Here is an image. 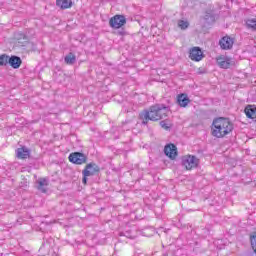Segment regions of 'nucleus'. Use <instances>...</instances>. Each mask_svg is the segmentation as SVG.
Instances as JSON below:
<instances>
[{
    "mask_svg": "<svg viewBox=\"0 0 256 256\" xmlns=\"http://www.w3.org/2000/svg\"><path fill=\"white\" fill-rule=\"evenodd\" d=\"M167 113H169V107L165 106V104H156L140 112L139 119L142 121V125H148L149 121L165 119Z\"/></svg>",
    "mask_w": 256,
    "mask_h": 256,
    "instance_id": "1",
    "label": "nucleus"
},
{
    "mask_svg": "<svg viewBox=\"0 0 256 256\" xmlns=\"http://www.w3.org/2000/svg\"><path fill=\"white\" fill-rule=\"evenodd\" d=\"M234 129L233 122L229 118L219 117L215 118L212 122V136L217 139H223V137L229 135Z\"/></svg>",
    "mask_w": 256,
    "mask_h": 256,
    "instance_id": "2",
    "label": "nucleus"
},
{
    "mask_svg": "<svg viewBox=\"0 0 256 256\" xmlns=\"http://www.w3.org/2000/svg\"><path fill=\"white\" fill-rule=\"evenodd\" d=\"M101 169L99 168V166L96 163H89L85 166V169L82 171V183H84V185H87V177H93V175H95L96 173H99Z\"/></svg>",
    "mask_w": 256,
    "mask_h": 256,
    "instance_id": "3",
    "label": "nucleus"
},
{
    "mask_svg": "<svg viewBox=\"0 0 256 256\" xmlns=\"http://www.w3.org/2000/svg\"><path fill=\"white\" fill-rule=\"evenodd\" d=\"M126 23L127 18L124 15H115L109 20V25L112 29H121Z\"/></svg>",
    "mask_w": 256,
    "mask_h": 256,
    "instance_id": "4",
    "label": "nucleus"
},
{
    "mask_svg": "<svg viewBox=\"0 0 256 256\" xmlns=\"http://www.w3.org/2000/svg\"><path fill=\"white\" fill-rule=\"evenodd\" d=\"M68 159L70 163H73L74 165H83L84 163H87V155L81 152L71 153Z\"/></svg>",
    "mask_w": 256,
    "mask_h": 256,
    "instance_id": "5",
    "label": "nucleus"
},
{
    "mask_svg": "<svg viewBox=\"0 0 256 256\" xmlns=\"http://www.w3.org/2000/svg\"><path fill=\"white\" fill-rule=\"evenodd\" d=\"M182 165L186 167L188 171H191V169H195L199 165V159L193 155L185 156L182 159Z\"/></svg>",
    "mask_w": 256,
    "mask_h": 256,
    "instance_id": "6",
    "label": "nucleus"
},
{
    "mask_svg": "<svg viewBox=\"0 0 256 256\" xmlns=\"http://www.w3.org/2000/svg\"><path fill=\"white\" fill-rule=\"evenodd\" d=\"M235 43V40L231 38V36H223L219 40V45L220 48L223 49L224 51H229L230 49H233V45Z\"/></svg>",
    "mask_w": 256,
    "mask_h": 256,
    "instance_id": "7",
    "label": "nucleus"
},
{
    "mask_svg": "<svg viewBox=\"0 0 256 256\" xmlns=\"http://www.w3.org/2000/svg\"><path fill=\"white\" fill-rule=\"evenodd\" d=\"M217 63L221 69H230L235 66V61L230 57H220L217 59Z\"/></svg>",
    "mask_w": 256,
    "mask_h": 256,
    "instance_id": "8",
    "label": "nucleus"
},
{
    "mask_svg": "<svg viewBox=\"0 0 256 256\" xmlns=\"http://www.w3.org/2000/svg\"><path fill=\"white\" fill-rule=\"evenodd\" d=\"M189 58L192 61H201L203 59V51H201L200 47H193L190 50Z\"/></svg>",
    "mask_w": 256,
    "mask_h": 256,
    "instance_id": "9",
    "label": "nucleus"
},
{
    "mask_svg": "<svg viewBox=\"0 0 256 256\" xmlns=\"http://www.w3.org/2000/svg\"><path fill=\"white\" fill-rule=\"evenodd\" d=\"M164 153L170 159H175L177 157V146L175 144H167L164 147Z\"/></svg>",
    "mask_w": 256,
    "mask_h": 256,
    "instance_id": "10",
    "label": "nucleus"
},
{
    "mask_svg": "<svg viewBox=\"0 0 256 256\" xmlns=\"http://www.w3.org/2000/svg\"><path fill=\"white\" fill-rule=\"evenodd\" d=\"M47 187H49V180H47L46 178H39L36 181V188L41 193H47Z\"/></svg>",
    "mask_w": 256,
    "mask_h": 256,
    "instance_id": "11",
    "label": "nucleus"
},
{
    "mask_svg": "<svg viewBox=\"0 0 256 256\" xmlns=\"http://www.w3.org/2000/svg\"><path fill=\"white\" fill-rule=\"evenodd\" d=\"M8 61H9L8 65H10L12 69H19V67H21L23 63V60H21V57L16 55L10 56V59Z\"/></svg>",
    "mask_w": 256,
    "mask_h": 256,
    "instance_id": "12",
    "label": "nucleus"
},
{
    "mask_svg": "<svg viewBox=\"0 0 256 256\" xmlns=\"http://www.w3.org/2000/svg\"><path fill=\"white\" fill-rule=\"evenodd\" d=\"M30 155H31V150H29L25 146L16 149V157H17V159H27Z\"/></svg>",
    "mask_w": 256,
    "mask_h": 256,
    "instance_id": "13",
    "label": "nucleus"
},
{
    "mask_svg": "<svg viewBox=\"0 0 256 256\" xmlns=\"http://www.w3.org/2000/svg\"><path fill=\"white\" fill-rule=\"evenodd\" d=\"M177 103L180 107H187L191 103V100L187 94H179L177 96Z\"/></svg>",
    "mask_w": 256,
    "mask_h": 256,
    "instance_id": "14",
    "label": "nucleus"
},
{
    "mask_svg": "<svg viewBox=\"0 0 256 256\" xmlns=\"http://www.w3.org/2000/svg\"><path fill=\"white\" fill-rule=\"evenodd\" d=\"M244 112L246 114V117H248V119H256V106L255 105L246 106Z\"/></svg>",
    "mask_w": 256,
    "mask_h": 256,
    "instance_id": "15",
    "label": "nucleus"
},
{
    "mask_svg": "<svg viewBox=\"0 0 256 256\" xmlns=\"http://www.w3.org/2000/svg\"><path fill=\"white\" fill-rule=\"evenodd\" d=\"M57 7H60V9H69L73 7V1L71 0H57L56 1Z\"/></svg>",
    "mask_w": 256,
    "mask_h": 256,
    "instance_id": "16",
    "label": "nucleus"
},
{
    "mask_svg": "<svg viewBox=\"0 0 256 256\" xmlns=\"http://www.w3.org/2000/svg\"><path fill=\"white\" fill-rule=\"evenodd\" d=\"M64 63H66V65H75V63H77V56H75V54L72 52H69L64 57Z\"/></svg>",
    "mask_w": 256,
    "mask_h": 256,
    "instance_id": "17",
    "label": "nucleus"
},
{
    "mask_svg": "<svg viewBox=\"0 0 256 256\" xmlns=\"http://www.w3.org/2000/svg\"><path fill=\"white\" fill-rule=\"evenodd\" d=\"M245 25H246L247 29H251V31H256V19L255 18L247 19L245 21Z\"/></svg>",
    "mask_w": 256,
    "mask_h": 256,
    "instance_id": "18",
    "label": "nucleus"
},
{
    "mask_svg": "<svg viewBox=\"0 0 256 256\" xmlns=\"http://www.w3.org/2000/svg\"><path fill=\"white\" fill-rule=\"evenodd\" d=\"M10 56L7 54L0 55V67H7L9 65Z\"/></svg>",
    "mask_w": 256,
    "mask_h": 256,
    "instance_id": "19",
    "label": "nucleus"
},
{
    "mask_svg": "<svg viewBox=\"0 0 256 256\" xmlns=\"http://www.w3.org/2000/svg\"><path fill=\"white\" fill-rule=\"evenodd\" d=\"M204 19L206 23H215V14L212 11L206 12Z\"/></svg>",
    "mask_w": 256,
    "mask_h": 256,
    "instance_id": "20",
    "label": "nucleus"
},
{
    "mask_svg": "<svg viewBox=\"0 0 256 256\" xmlns=\"http://www.w3.org/2000/svg\"><path fill=\"white\" fill-rule=\"evenodd\" d=\"M120 237H127V239H135V234L131 230H126L119 233Z\"/></svg>",
    "mask_w": 256,
    "mask_h": 256,
    "instance_id": "21",
    "label": "nucleus"
},
{
    "mask_svg": "<svg viewBox=\"0 0 256 256\" xmlns=\"http://www.w3.org/2000/svg\"><path fill=\"white\" fill-rule=\"evenodd\" d=\"M249 237H250L251 247H252L253 251H255V249H256V232L250 233Z\"/></svg>",
    "mask_w": 256,
    "mask_h": 256,
    "instance_id": "22",
    "label": "nucleus"
},
{
    "mask_svg": "<svg viewBox=\"0 0 256 256\" xmlns=\"http://www.w3.org/2000/svg\"><path fill=\"white\" fill-rule=\"evenodd\" d=\"M178 26L180 27V29H187V27H189V22L185 20H180L178 22Z\"/></svg>",
    "mask_w": 256,
    "mask_h": 256,
    "instance_id": "23",
    "label": "nucleus"
},
{
    "mask_svg": "<svg viewBox=\"0 0 256 256\" xmlns=\"http://www.w3.org/2000/svg\"><path fill=\"white\" fill-rule=\"evenodd\" d=\"M160 127H162L163 129H169V125L167 124V122H165V120L160 121Z\"/></svg>",
    "mask_w": 256,
    "mask_h": 256,
    "instance_id": "24",
    "label": "nucleus"
},
{
    "mask_svg": "<svg viewBox=\"0 0 256 256\" xmlns=\"http://www.w3.org/2000/svg\"><path fill=\"white\" fill-rule=\"evenodd\" d=\"M20 38H17L18 41H21V38L24 39V41H27V37L25 36V34H19Z\"/></svg>",
    "mask_w": 256,
    "mask_h": 256,
    "instance_id": "25",
    "label": "nucleus"
},
{
    "mask_svg": "<svg viewBox=\"0 0 256 256\" xmlns=\"http://www.w3.org/2000/svg\"><path fill=\"white\" fill-rule=\"evenodd\" d=\"M18 43H22V42L19 40Z\"/></svg>",
    "mask_w": 256,
    "mask_h": 256,
    "instance_id": "26",
    "label": "nucleus"
}]
</instances>
